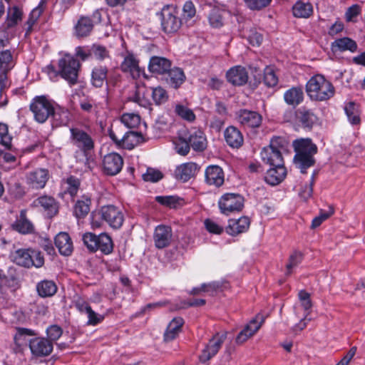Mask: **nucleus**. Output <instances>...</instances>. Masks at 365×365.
<instances>
[{
    "label": "nucleus",
    "mask_w": 365,
    "mask_h": 365,
    "mask_svg": "<svg viewBox=\"0 0 365 365\" xmlns=\"http://www.w3.org/2000/svg\"><path fill=\"white\" fill-rule=\"evenodd\" d=\"M90 218L93 229L101 228L105 222L113 229L117 230L122 227L124 222L123 212L113 205L102 206L99 210L92 212Z\"/></svg>",
    "instance_id": "obj_1"
},
{
    "label": "nucleus",
    "mask_w": 365,
    "mask_h": 365,
    "mask_svg": "<svg viewBox=\"0 0 365 365\" xmlns=\"http://www.w3.org/2000/svg\"><path fill=\"white\" fill-rule=\"evenodd\" d=\"M295 155L294 163L302 173L315 164L314 155L317 153V145L309 138L296 140L293 142Z\"/></svg>",
    "instance_id": "obj_2"
},
{
    "label": "nucleus",
    "mask_w": 365,
    "mask_h": 365,
    "mask_svg": "<svg viewBox=\"0 0 365 365\" xmlns=\"http://www.w3.org/2000/svg\"><path fill=\"white\" fill-rule=\"evenodd\" d=\"M49 73L60 76L73 86L78 83V72L81 68L80 62L71 54H64L58 61V69L52 65L48 66Z\"/></svg>",
    "instance_id": "obj_3"
},
{
    "label": "nucleus",
    "mask_w": 365,
    "mask_h": 365,
    "mask_svg": "<svg viewBox=\"0 0 365 365\" xmlns=\"http://www.w3.org/2000/svg\"><path fill=\"white\" fill-rule=\"evenodd\" d=\"M306 92L312 101H325L334 96L335 88L324 76L317 74L307 81Z\"/></svg>",
    "instance_id": "obj_4"
},
{
    "label": "nucleus",
    "mask_w": 365,
    "mask_h": 365,
    "mask_svg": "<svg viewBox=\"0 0 365 365\" xmlns=\"http://www.w3.org/2000/svg\"><path fill=\"white\" fill-rule=\"evenodd\" d=\"M156 15L160 21V29L165 34L173 35L180 29L182 23L176 6L166 4Z\"/></svg>",
    "instance_id": "obj_5"
},
{
    "label": "nucleus",
    "mask_w": 365,
    "mask_h": 365,
    "mask_svg": "<svg viewBox=\"0 0 365 365\" xmlns=\"http://www.w3.org/2000/svg\"><path fill=\"white\" fill-rule=\"evenodd\" d=\"M102 10L96 9L91 17L88 16H80L74 26V35L80 38L88 36L95 25L102 22Z\"/></svg>",
    "instance_id": "obj_6"
},
{
    "label": "nucleus",
    "mask_w": 365,
    "mask_h": 365,
    "mask_svg": "<svg viewBox=\"0 0 365 365\" xmlns=\"http://www.w3.org/2000/svg\"><path fill=\"white\" fill-rule=\"evenodd\" d=\"M53 103L46 96H38L33 98L29 107L35 120L43 123L53 112Z\"/></svg>",
    "instance_id": "obj_7"
},
{
    "label": "nucleus",
    "mask_w": 365,
    "mask_h": 365,
    "mask_svg": "<svg viewBox=\"0 0 365 365\" xmlns=\"http://www.w3.org/2000/svg\"><path fill=\"white\" fill-rule=\"evenodd\" d=\"M284 140L279 138H274L271 140V143L268 147L264 148L261 153V158L262 161L270 166H274L278 164L283 165L284 160L282 155L281 149L283 148Z\"/></svg>",
    "instance_id": "obj_8"
},
{
    "label": "nucleus",
    "mask_w": 365,
    "mask_h": 365,
    "mask_svg": "<svg viewBox=\"0 0 365 365\" xmlns=\"http://www.w3.org/2000/svg\"><path fill=\"white\" fill-rule=\"evenodd\" d=\"M218 205L222 214L229 215L242 210L244 207V197L240 194L226 193L219 200Z\"/></svg>",
    "instance_id": "obj_9"
},
{
    "label": "nucleus",
    "mask_w": 365,
    "mask_h": 365,
    "mask_svg": "<svg viewBox=\"0 0 365 365\" xmlns=\"http://www.w3.org/2000/svg\"><path fill=\"white\" fill-rule=\"evenodd\" d=\"M227 338V333H216L208 341L199 355V361L205 364L214 357Z\"/></svg>",
    "instance_id": "obj_10"
},
{
    "label": "nucleus",
    "mask_w": 365,
    "mask_h": 365,
    "mask_svg": "<svg viewBox=\"0 0 365 365\" xmlns=\"http://www.w3.org/2000/svg\"><path fill=\"white\" fill-rule=\"evenodd\" d=\"M120 68L123 73L128 74L133 79H138L141 75L148 78L144 69L139 66L138 58L131 52H127L125 55Z\"/></svg>",
    "instance_id": "obj_11"
},
{
    "label": "nucleus",
    "mask_w": 365,
    "mask_h": 365,
    "mask_svg": "<svg viewBox=\"0 0 365 365\" xmlns=\"http://www.w3.org/2000/svg\"><path fill=\"white\" fill-rule=\"evenodd\" d=\"M70 132L72 143L83 153L94 148V141L88 133L79 128H72Z\"/></svg>",
    "instance_id": "obj_12"
},
{
    "label": "nucleus",
    "mask_w": 365,
    "mask_h": 365,
    "mask_svg": "<svg viewBox=\"0 0 365 365\" xmlns=\"http://www.w3.org/2000/svg\"><path fill=\"white\" fill-rule=\"evenodd\" d=\"M123 165L121 155L116 153H110L103 158L102 168L104 174L113 176L119 173Z\"/></svg>",
    "instance_id": "obj_13"
},
{
    "label": "nucleus",
    "mask_w": 365,
    "mask_h": 365,
    "mask_svg": "<svg viewBox=\"0 0 365 365\" xmlns=\"http://www.w3.org/2000/svg\"><path fill=\"white\" fill-rule=\"evenodd\" d=\"M32 206L38 208L48 217L51 218L58 212V203L56 199L49 195H41L35 199Z\"/></svg>",
    "instance_id": "obj_14"
},
{
    "label": "nucleus",
    "mask_w": 365,
    "mask_h": 365,
    "mask_svg": "<svg viewBox=\"0 0 365 365\" xmlns=\"http://www.w3.org/2000/svg\"><path fill=\"white\" fill-rule=\"evenodd\" d=\"M29 349L32 355L37 357H43L51 354L53 345L51 341L45 337H35L29 340Z\"/></svg>",
    "instance_id": "obj_15"
},
{
    "label": "nucleus",
    "mask_w": 365,
    "mask_h": 365,
    "mask_svg": "<svg viewBox=\"0 0 365 365\" xmlns=\"http://www.w3.org/2000/svg\"><path fill=\"white\" fill-rule=\"evenodd\" d=\"M236 118L242 125L250 128L259 127L262 120L258 112L247 109H240L236 112Z\"/></svg>",
    "instance_id": "obj_16"
},
{
    "label": "nucleus",
    "mask_w": 365,
    "mask_h": 365,
    "mask_svg": "<svg viewBox=\"0 0 365 365\" xmlns=\"http://www.w3.org/2000/svg\"><path fill=\"white\" fill-rule=\"evenodd\" d=\"M49 179V172L45 168H38L29 172L26 177L27 185L33 189H42Z\"/></svg>",
    "instance_id": "obj_17"
},
{
    "label": "nucleus",
    "mask_w": 365,
    "mask_h": 365,
    "mask_svg": "<svg viewBox=\"0 0 365 365\" xmlns=\"http://www.w3.org/2000/svg\"><path fill=\"white\" fill-rule=\"evenodd\" d=\"M172 66V61L163 56H153L150 57L148 68L154 75L160 76L161 78L168 73Z\"/></svg>",
    "instance_id": "obj_18"
},
{
    "label": "nucleus",
    "mask_w": 365,
    "mask_h": 365,
    "mask_svg": "<svg viewBox=\"0 0 365 365\" xmlns=\"http://www.w3.org/2000/svg\"><path fill=\"white\" fill-rule=\"evenodd\" d=\"M173 232L170 226L160 225L155 227L153 234L155 246L158 249L168 247L172 241Z\"/></svg>",
    "instance_id": "obj_19"
},
{
    "label": "nucleus",
    "mask_w": 365,
    "mask_h": 365,
    "mask_svg": "<svg viewBox=\"0 0 365 365\" xmlns=\"http://www.w3.org/2000/svg\"><path fill=\"white\" fill-rule=\"evenodd\" d=\"M205 182L215 187H221L225 182V173L218 165H209L205 172Z\"/></svg>",
    "instance_id": "obj_20"
},
{
    "label": "nucleus",
    "mask_w": 365,
    "mask_h": 365,
    "mask_svg": "<svg viewBox=\"0 0 365 365\" xmlns=\"http://www.w3.org/2000/svg\"><path fill=\"white\" fill-rule=\"evenodd\" d=\"M250 225V220L248 217L244 216L239 219H230L228 225L225 228L226 232L231 236H237L246 232Z\"/></svg>",
    "instance_id": "obj_21"
},
{
    "label": "nucleus",
    "mask_w": 365,
    "mask_h": 365,
    "mask_svg": "<svg viewBox=\"0 0 365 365\" xmlns=\"http://www.w3.org/2000/svg\"><path fill=\"white\" fill-rule=\"evenodd\" d=\"M287 176V169L283 165H277L271 166V168L267 170L264 175V181L272 185L275 186L280 184Z\"/></svg>",
    "instance_id": "obj_22"
},
{
    "label": "nucleus",
    "mask_w": 365,
    "mask_h": 365,
    "mask_svg": "<svg viewBox=\"0 0 365 365\" xmlns=\"http://www.w3.org/2000/svg\"><path fill=\"white\" fill-rule=\"evenodd\" d=\"M227 81L234 86H243L248 81V73L246 68L236 66L229 69L226 73Z\"/></svg>",
    "instance_id": "obj_23"
},
{
    "label": "nucleus",
    "mask_w": 365,
    "mask_h": 365,
    "mask_svg": "<svg viewBox=\"0 0 365 365\" xmlns=\"http://www.w3.org/2000/svg\"><path fill=\"white\" fill-rule=\"evenodd\" d=\"M296 119L302 128L311 130L318 118L312 110L301 107L296 111Z\"/></svg>",
    "instance_id": "obj_24"
},
{
    "label": "nucleus",
    "mask_w": 365,
    "mask_h": 365,
    "mask_svg": "<svg viewBox=\"0 0 365 365\" xmlns=\"http://www.w3.org/2000/svg\"><path fill=\"white\" fill-rule=\"evenodd\" d=\"M199 169L200 167L195 163H182L176 168L174 173L175 177L177 180L187 182L197 174Z\"/></svg>",
    "instance_id": "obj_25"
},
{
    "label": "nucleus",
    "mask_w": 365,
    "mask_h": 365,
    "mask_svg": "<svg viewBox=\"0 0 365 365\" xmlns=\"http://www.w3.org/2000/svg\"><path fill=\"white\" fill-rule=\"evenodd\" d=\"M224 138L226 143L232 148L238 149L244 143V137L242 132L232 125L228 126L224 131Z\"/></svg>",
    "instance_id": "obj_26"
},
{
    "label": "nucleus",
    "mask_w": 365,
    "mask_h": 365,
    "mask_svg": "<svg viewBox=\"0 0 365 365\" xmlns=\"http://www.w3.org/2000/svg\"><path fill=\"white\" fill-rule=\"evenodd\" d=\"M185 73L182 68L178 67L172 68L171 66L168 73L162 78V80L165 81L170 87L177 89L185 82Z\"/></svg>",
    "instance_id": "obj_27"
},
{
    "label": "nucleus",
    "mask_w": 365,
    "mask_h": 365,
    "mask_svg": "<svg viewBox=\"0 0 365 365\" xmlns=\"http://www.w3.org/2000/svg\"><path fill=\"white\" fill-rule=\"evenodd\" d=\"M14 230L21 234H30L34 231L33 223L26 217V210H22L16 220L11 224Z\"/></svg>",
    "instance_id": "obj_28"
},
{
    "label": "nucleus",
    "mask_w": 365,
    "mask_h": 365,
    "mask_svg": "<svg viewBox=\"0 0 365 365\" xmlns=\"http://www.w3.org/2000/svg\"><path fill=\"white\" fill-rule=\"evenodd\" d=\"M54 242L58 248L59 253L63 256H70L73 250V245L69 235L66 232L58 233L55 239Z\"/></svg>",
    "instance_id": "obj_29"
},
{
    "label": "nucleus",
    "mask_w": 365,
    "mask_h": 365,
    "mask_svg": "<svg viewBox=\"0 0 365 365\" xmlns=\"http://www.w3.org/2000/svg\"><path fill=\"white\" fill-rule=\"evenodd\" d=\"M257 316L255 319H252L248 324L237 334L236 337V343L241 344L246 341L250 337L253 336L260 328L262 321L257 322Z\"/></svg>",
    "instance_id": "obj_30"
},
{
    "label": "nucleus",
    "mask_w": 365,
    "mask_h": 365,
    "mask_svg": "<svg viewBox=\"0 0 365 365\" xmlns=\"http://www.w3.org/2000/svg\"><path fill=\"white\" fill-rule=\"evenodd\" d=\"M190 147L195 151H203L207 148V138L201 130H194L190 132L187 137Z\"/></svg>",
    "instance_id": "obj_31"
},
{
    "label": "nucleus",
    "mask_w": 365,
    "mask_h": 365,
    "mask_svg": "<svg viewBox=\"0 0 365 365\" xmlns=\"http://www.w3.org/2000/svg\"><path fill=\"white\" fill-rule=\"evenodd\" d=\"M108 68L106 66L98 65L91 71V83L95 88H102L107 80Z\"/></svg>",
    "instance_id": "obj_32"
},
{
    "label": "nucleus",
    "mask_w": 365,
    "mask_h": 365,
    "mask_svg": "<svg viewBox=\"0 0 365 365\" xmlns=\"http://www.w3.org/2000/svg\"><path fill=\"white\" fill-rule=\"evenodd\" d=\"M184 324V319L180 317L173 318L167 327L164 333V341H171L174 340L182 331V325Z\"/></svg>",
    "instance_id": "obj_33"
},
{
    "label": "nucleus",
    "mask_w": 365,
    "mask_h": 365,
    "mask_svg": "<svg viewBox=\"0 0 365 365\" xmlns=\"http://www.w3.org/2000/svg\"><path fill=\"white\" fill-rule=\"evenodd\" d=\"M52 125L59 127L66 125L70 121V112L68 109L56 106H53V112L51 113Z\"/></svg>",
    "instance_id": "obj_34"
},
{
    "label": "nucleus",
    "mask_w": 365,
    "mask_h": 365,
    "mask_svg": "<svg viewBox=\"0 0 365 365\" xmlns=\"http://www.w3.org/2000/svg\"><path fill=\"white\" fill-rule=\"evenodd\" d=\"M331 48L333 52H344L349 51L351 53L356 51L357 43L349 37H343L336 39L331 43Z\"/></svg>",
    "instance_id": "obj_35"
},
{
    "label": "nucleus",
    "mask_w": 365,
    "mask_h": 365,
    "mask_svg": "<svg viewBox=\"0 0 365 365\" xmlns=\"http://www.w3.org/2000/svg\"><path fill=\"white\" fill-rule=\"evenodd\" d=\"M36 333L34 330L24 328L16 327V334L14 335V342L18 349H21L29 344V336H36Z\"/></svg>",
    "instance_id": "obj_36"
},
{
    "label": "nucleus",
    "mask_w": 365,
    "mask_h": 365,
    "mask_svg": "<svg viewBox=\"0 0 365 365\" xmlns=\"http://www.w3.org/2000/svg\"><path fill=\"white\" fill-rule=\"evenodd\" d=\"M284 100L287 104L296 107L304 100V92L301 87H292L284 93Z\"/></svg>",
    "instance_id": "obj_37"
},
{
    "label": "nucleus",
    "mask_w": 365,
    "mask_h": 365,
    "mask_svg": "<svg viewBox=\"0 0 365 365\" xmlns=\"http://www.w3.org/2000/svg\"><path fill=\"white\" fill-rule=\"evenodd\" d=\"M31 249H19L12 252L11 257L16 264L29 268L32 267Z\"/></svg>",
    "instance_id": "obj_38"
},
{
    "label": "nucleus",
    "mask_w": 365,
    "mask_h": 365,
    "mask_svg": "<svg viewBox=\"0 0 365 365\" xmlns=\"http://www.w3.org/2000/svg\"><path fill=\"white\" fill-rule=\"evenodd\" d=\"M143 135L140 133L128 131L120 138L121 148L132 150L139 143L143 142Z\"/></svg>",
    "instance_id": "obj_39"
},
{
    "label": "nucleus",
    "mask_w": 365,
    "mask_h": 365,
    "mask_svg": "<svg viewBox=\"0 0 365 365\" xmlns=\"http://www.w3.org/2000/svg\"><path fill=\"white\" fill-rule=\"evenodd\" d=\"M91 205V200L89 196H81V199L78 200L74 205V215L78 219L84 218L90 212Z\"/></svg>",
    "instance_id": "obj_40"
},
{
    "label": "nucleus",
    "mask_w": 365,
    "mask_h": 365,
    "mask_svg": "<svg viewBox=\"0 0 365 365\" xmlns=\"http://www.w3.org/2000/svg\"><path fill=\"white\" fill-rule=\"evenodd\" d=\"M61 185L65 193H68L73 197L79 190L81 181L77 177L70 175L66 178L62 179Z\"/></svg>",
    "instance_id": "obj_41"
},
{
    "label": "nucleus",
    "mask_w": 365,
    "mask_h": 365,
    "mask_svg": "<svg viewBox=\"0 0 365 365\" xmlns=\"http://www.w3.org/2000/svg\"><path fill=\"white\" fill-rule=\"evenodd\" d=\"M36 290L38 294L41 297H50L57 292V286L52 280H42L37 283Z\"/></svg>",
    "instance_id": "obj_42"
},
{
    "label": "nucleus",
    "mask_w": 365,
    "mask_h": 365,
    "mask_svg": "<svg viewBox=\"0 0 365 365\" xmlns=\"http://www.w3.org/2000/svg\"><path fill=\"white\" fill-rule=\"evenodd\" d=\"M292 13L297 18H308L313 13V6L310 3L298 1L292 6Z\"/></svg>",
    "instance_id": "obj_43"
},
{
    "label": "nucleus",
    "mask_w": 365,
    "mask_h": 365,
    "mask_svg": "<svg viewBox=\"0 0 365 365\" xmlns=\"http://www.w3.org/2000/svg\"><path fill=\"white\" fill-rule=\"evenodd\" d=\"M98 250L105 255L110 254L113 250V242L111 237L106 233L103 232L98 235L97 240Z\"/></svg>",
    "instance_id": "obj_44"
},
{
    "label": "nucleus",
    "mask_w": 365,
    "mask_h": 365,
    "mask_svg": "<svg viewBox=\"0 0 365 365\" xmlns=\"http://www.w3.org/2000/svg\"><path fill=\"white\" fill-rule=\"evenodd\" d=\"M46 5V0H41L38 5L34 8L29 17V19L27 20V24H28V31L26 33H29L33 26V25L36 22L38 19L40 17L43 11H44Z\"/></svg>",
    "instance_id": "obj_45"
},
{
    "label": "nucleus",
    "mask_w": 365,
    "mask_h": 365,
    "mask_svg": "<svg viewBox=\"0 0 365 365\" xmlns=\"http://www.w3.org/2000/svg\"><path fill=\"white\" fill-rule=\"evenodd\" d=\"M23 12L16 6L10 7L7 12V27L11 28L16 26L21 20Z\"/></svg>",
    "instance_id": "obj_46"
},
{
    "label": "nucleus",
    "mask_w": 365,
    "mask_h": 365,
    "mask_svg": "<svg viewBox=\"0 0 365 365\" xmlns=\"http://www.w3.org/2000/svg\"><path fill=\"white\" fill-rule=\"evenodd\" d=\"M13 54L10 50H4L0 53V72L7 71L13 66Z\"/></svg>",
    "instance_id": "obj_47"
},
{
    "label": "nucleus",
    "mask_w": 365,
    "mask_h": 365,
    "mask_svg": "<svg viewBox=\"0 0 365 365\" xmlns=\"http://www.w3.org/2000/svg\"><path fill=\"white\" fill-rule=\"evenodd\" d=\"M263 81L267 87H274L278 83V77L272 67L267 66L264 70Z\"/></svg>",
    "instance_id": "obj_48"
},
{
    "label": "nucleus",
    "mask_w": 365,
    "mask_h": 365,
    "mask_svg": "<svg viewBox=\"0 0 365 365\" xmlns=\"http://www.w3.org/2000/svg\"><path fill=\"white\" fill-rule=\"evenodd\" d=\"M362 11L361 6L353 4L349 6L345 12V19L347 22L356 23L358 21V17L361 15Z\"/></svg>",
    "instance_id": "obj_49"
},
{
    "label": "nucleus",
    "mask_w": 365,
    "mask_h": 365,
    "mask_svg": "<svg viewBox=\"0 0 365 365\" xmlns=\"http://www.w3.org/2000/svg\"><path fill=\"white\" fill-rule=\"evenodd\" d=\"M82 240L84 245L90 252H95L98 250V246L96 244L98 240V235L92 232H86L83 235Z\"/></svg>",
    "instance_id": "obj_50"
},
{
    "label": "nucleus",
    "mask_w": 365,
    "mask_h": 365,
    "mask_svg": "<svg viewBox=\"0 0 365 365\" xmlns=\"http://www.w3.org/2000/svg\"><path fill=\"white\" fill-rule=\"evenodd\" d=\"M152 90V98L156 105H161L167 102L168 95L163 88L158 86L153 88Z\"/></svg>",
    "instance_id": "obj_51"
},
{
    "label": "nucleus",
    "mask_w": 365,
    "mask_h": 365,
    "mask_svg": "<svg viewBox=\"0 0 365 365\" xmlns=\"http://www.w3.org/2000/svg\"><path fill=\"white\" fill-rule=\"evenodd\" d=\"M91 53L98 61H103L110 58L109 51L106 46L100 44H93L91 46Z\"/></svg>",
    "instance_id": "obj_52"
},
{
    "label": "nucleus",
    "mask_w": 365,
    "mask_h": 365,
    "mask_svg": "<svg viewBox=\"0 0 365 365\" xmlns=\"http://www.w3.org/2000/svg\"><path fill=\"white\" fill-rule=\"evenodd\" d=\"M163 178V174L158 169L148 168L143 175V179L146 182H157Z\"/></svg>",
    "instance_id": "obj_53"
},
{
    "label": "nucleus",
    "mask_w": 365,
    "mask_h": 365,
    "mask_svg": "<svg viewBox=\"0 0 365 365\" xmlns=\"http://www.w3.org/2000/svg\"><path fill=\"white\" fill-rule=\"evenodd\" d=\"M208 19L210 25L214 28H220L223 26V18L220 9H212L209 14Z\"/></svg>",
    "instance_id": "obj_54"
},
{
    "label": "nucleus",
    "mask_w": 365,
    "mask_h": 365,
    "mask_svg": "<svg viewBox=\"0 0 365 365\" xmlns=\"http://www.w3.org/2000/svg\"><path fill=\"white\" fill-rule=\"evenodd\" d=\"M175 113L182 119L189 122H192L195 119V115L193 111L189 108L182 105H176Z\"/></svg>",
    "instance_id": "obj_55"
},
{
    "label": "nucleus",
    "mask_w": 365,
    "mask_h": 365,
    "mask_svg": "<svg viewBox=\"0 0 365 365\" xmlns=\"http://www.w3.org/2000/svg\"><path fill=\"white\" fill-rule=\"evenodd\" d=\"M176 152L181 155H186L190 150V145L188 138L180 136L175 141Z\"/></svg>",
    "instance_id": "obj_56"
},
{
    "label": "nucleus",
    "mask_w": 365,
    "mask_h": 365,
    "mask_svg": "<svg viewBox=\"0 0 365 365\" xmlns=\"http://www.w3.org/2000/svg\"><path fill=\"white\" fill-rule=\"evenodd\" d=\"M345 113L348 117L349 122L353 125L359 124L360 118L353 102L349 103L345 107Z\"/></svg>",
    "instance_id": "obj_57"
},
{
    "label": "nucleus",
    "mask_w": 365,
    "mask_h": 365,
    "mask_svg": "<svg viewBox=\"0 0 365 365\" xmlns=\"http://www.w3.org/2000/svg\"><path fill=\"white\" fill-rule=\"evenodd\" d=\"M303 259V255L301 252L294 251L289 256V262L286 265L287 268V274H290L292 273V268L299 265Z\"/></svg>",
    "instance_id": "obj_58"
},
{
    "label": "nucleus",
    "mask_w": 365,
    "mask_h": 365,
    "mask_svg": "<svg viewBox=\"0 0 365 365\" xmlns=\"http://www.w3.org/2000/svg\"><path fill=\"white\" fill-rule=\"evenodd\" d=\"M180 198L177 196H157L155 200L160 205L167 206L170 208H175L179 203Z\"/></svg>",
    "instance_id": "obj_59"
},
{
    "label": "nucleus",
    "mask_w": 365,
    "mask_h": 365,
    "mask_svg": "<svg viewBox=\"0 0 365 365\" xmlns=\"http://www.w3.org/2000/svg\"><path fill=\"white\" fill-rule=\"evenodd\" d=\"M63 330L58 325H51L46 329L47 339L53 343L57 341L62 335Z\"/></svg>",
    "instance_id": "obj_60"
},
{
    "label": "nucleus",
    "mask_w": 365,
    "mask_h": 365,
    "mask_svg": "<svg viewBox=\"0 0 365 365\" xmlns=\"http://www.w3.org/2000/svg\"><path fill=\"white\" fill-rule=\"evenodd\" d=\"M0 138L1 143L6 148L11 145V137L8 134V127L5 123H0Z\"/></svg>",
    "instance_id": "obj_61"
},
{
    "label": "nucleus",
    "mask_w": 365,
    "mask_h": 365,
    "mask_svg": "<svg viewBox=\"0 0 365 365\" xmlns=\"http://www.w3.org/2000/svg\"><path fill=\"white\" fill-rule=\"evenodd\" d=\"M139 121V115L133 113H125L121 117V122L128 128L135 126Z\"/></svg>",
    "instance_id": "obj_62"
},
{
    "label": "nucleus",
    "mask_w": 365,
    "mask_h": 365,
    "mask_svg": "<svg viewBox=\"0 0 365 365\" xmlns=\"http://www.w3.org/2000/svg\"><path fill=\"white\" fill-rule=\"evenodd\" d=\"M247 6L252 10H260L269 5L272 0H245Z\"/></svg>",
    "instance_id": "obj_63"
},
{
    "label": "nucleus",
    "mask_w": 365,
    "mask_h": 365,
    "mask_svg": "<svg viewBox=\"0 0 365 365\" xmlns=\"http://www.w3.org/2000/svg\"><path fill=\"white\" fill-rule=\"evenodd\" d=\"M204 224L206 230L212 234L220 235L224 230L222 227L210 219H206Z\"/></svg>",
    "instance_id": "obj_64"
}]
</instances>
